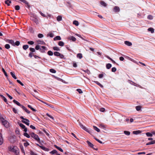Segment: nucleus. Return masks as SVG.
I'll use <instances>...</instances> for the list:
<instances>
[{
	"label": "nucleus",
	"mask_w": 155,
	"mask_h": 155,
	"mask_svg": "<svg viewBox=\"0 0 155 155\" xmlns=\"http://www.w3.org/2000/svg\"><path fill=\"white\" fill-rule=\"evenodd\" d=\"M0 121L2 122V124L7 128L9 127V123L6 120H5V119L3 117H0Z\"/></svg>",
	"instance_id": "1"
},
{
	"label": "nucleus",
	"mask_w": 155,
	"mask_h": 155,
	"mask_svg": "<svg viewBox=\"0 0 155 155\" xmlns=\"http://www.w3.org/2000/svg\"><path fill=\"white\" fill-rule=\"evenodd\" d=\"M8 148L10 149L9 150L11 151L15 154L16 155H19V150L16 147H14L13 148H11V147H8Z\"/></svg>",
	"instance_id": "2"
},
{
	"label": "nucleus",
	"mask_w": 155,
	"mask_h": 155,
	"mask_svg": "<svg viewBox=\"0 0 155 155\" xmlns=\"http://www.w3.org/2000/svg\"><path fill=\"white\" fill-rule=\"evenodd\" d=\"M31 137L37 141L39 143H40V139L38 135L35 134L33 132L31 133L30 134Z\"/></svg>",
	"instance_id": "3"
},
{
	"label": "nucleus",
	"mask_w": 155,
	"mask_h": 155,
	"mask_svg": "<svg viewBox=\"0 0 155 155\" xmlns=\"http://www.w3.org/2000/svg\"><path fill=\"white\" fill-rule=\"evenodd\" d=\"M20 118L23 120H21V122L22 123H24L28 126H29V123L30 121L28 119L24 118L23 116H21L20 117Z\"/></svg>",
	"instance_id": "4"
},
{
	"label": "nucleus",
	"mask_w": 155,
	"mask_h": 155,
	"mask_svg": "<svg viewBox=\"0 0 155 155\" xmlns=\"http://www.w3.org/2000/svg\"><path fill=\"white\" fill-rule=\"evenodd\" d=\"M8 139L10 142L12 143L15 142L16 140V137L15 136H10Z\"/></svg>",
	"instance_id": "5"
},
{
	"label": "nucleus",
	"mask_w": 155,
	"mask_h": 155,
	"mask_svg": "<svg viewBox=\"0 0 155 155\" xmlns=\"http://www.w3.org/2000/svg\"><path fill=\"white\" fill-rule=\"evenodd\" d=\"M79 125L84 130L88 132V133H90L91 130L89 129H87L86 127L84 126L83 125H82L81 123H80Z\"/></svg>",
	"instance_id": "6"
},
{
	"label": "nucleus",
	"mask_w": 155,
	"mask_h": 155,
	"mask_svg": "<svg viewBox=\"0 0 155 155\" xmlns=\"http://www.w3.org/2000/svg\"><path fill=\"white\" fill-rule=\"evenodd\" d=\"M20 126L23 129H24V131L26 132L27 131V129L25 126L22 124L20 123L19 124Z\"/></svg>",
	"instance_id": "7"
},
{
	"label": "nucleus",
	"mask_w": 155,
	"mask_h": 155,
	"mask_svg": "<svg viewBox=\"0 0 155 155\" xmlns=\"http://www.w3.org/2000/svg\"><path fill=\"white\" fill-rule=\"evenodd\" d=\"M6 41L7 42L10 43L13 46H15V42L13 40L7 39Z\"/></svg>",
	"instance_id": "8"
},
{
	"label": "nucleus",
	"mask_w": 155,
	"mask_h": 155,
	"mask_svg": "<svg viewBox=\"0 0 155 155\" xmlns=\"http://www.w3.org/2000/svg\"><path fill=\"white\" fill-rule=\"evenodd\" d=\"M31 19L35 22L37 24H38V18L35 17H31Z\"/></svg>",
	"instance_id": "9"
},
{
	"label": "nucleus",
	"mask_w": 155,
	"mask_h": 155,
	"mask_svg": "<svg viewBox=\"0 0 155 155\" xmlns=\"http://www.w3.org/2000/svg\"><path fill=\"white\" fill-rule=\"evenodd\" d=\"M87 143L88 146L89 147H91L92 148L94 149L95 150H97V149H96L94 148V145L93 144H92L91 143L90 141H87Z\"/></svg>",
	"instance_id": "10"
},
{
	"label": "nucleus",
	"mask_w": 155,
	"mask_h": 155,
	"mask_svg": "<svg viewBox=\"0 0 155 155\" xmlns=\"http://www.w3.org/2000/svg\"><path fill=\"white\" fill-rule=\"evenodd\" d=\"M46 50H47L46 48L44 46H42L40 51L42 53H45Z\"/></svg>",
	"instance_id": "11"
},
{
	"label": "nucleus",
	"mask_w": 155,
	"mask_h": 155,
	"mask_svg": "<svg viewBox=\"0 0 155 155\" xmlns=\"http://www.w3.org/2000/svg\"><path fill=\"white\" fill-rule=\"evenodd\" d=\"M120 10L118 6H115L113 9V11L114 12H118Z\"/></svg>",
	"instance_id": "12"
},
{
	"label": "nucleus",
	"mask_w": 155,
	"mask_h": 155,
	"mask_svg": "<svg viewBox=\"0 0 155 155\" xmlns=\"http://www.w3.org/2000/svg\"><path fill=\"white\" fill-rule=\"evenodd\" d=\"M76 38L73 36H70L68 37V40L72 41H75L76 40Z\"/></svg>",
	"instance_id": "13"
},
{
	"label": "nucleus",
	"mask_w": 155,
	"mask_h": 155,
	"mask_svg": "<svg viewBox=\"0 0 155 155\" xmlns=\"http://www.w3.org/2000/svg\"><path fill=\"white\" fill-rule=\"evenodd\" d=\"M3 142V139L2 137V135L0 133V145H2Z\"/></svg>",
	"instance_id": "14"
},
{
	"label": "nucleus",
	"mask_w": 155,
	"mask_h": 155,
	"mask_svg": "<svg viewBox=\"0 0 155 155\" xmlns=\"http://www.w3.org/2000/svg\"><path fill=\"white\" fill-rule=\"evenodd\" d=\"M142 132L140 130H135L133 132V133L134 134H135V135H137L139 134H140Z\"/></svg>",
	"instance_id": "15"
},
{
	"label": "nucleus",
	"mask_w": 155,
	"mask_h": 155,
	"mask_svg": "<svg viewBox=\"0 0 155 155\" xmlns=\"http://www.w3.org/2000/svg\"><path fill=\"white\" fill-rule=\"evenodd\" d=\"M40 147L43 150L45 151H48L49 150V149L48 148L45 147L43 146H40Z\"/></svg>",
	"instance_id": "16"
},
{
	"label": "nucleus",
	"mask_w": 155,
	"mask_h": 155,
	"mask_svg": "<svg viewBox=\"0 0 155 155\" xmlns=\"http://www.w3.org/2000/svg\"><path fill=\"white\" fill-rule=\"evenodd\" d=\"M10 74H11V75H12V77L14 79H16L17 78V77H16V76L15 75V73L14 72H10Z\"/></svg>",
	"instance_id": "17"
},
{
	"label": "nucleus",
	"mask_w": 155,
	"mask_h": 155,
	"mask_svg": "<svg viewBox=\"0 0 155 155\" xmlns=\"http://www.w3.org/2000/svg\"><path fill=\"white\" fill-rule=\"evenodd\" d=\"M13 101L14 103H15V104H16L18 106L20 107L21 106V104L19 102L16 101L15 100H13Z\"/></svg>",
	"instance_id": "18"
},
{
	"label": "nucleus",
	"mask_w": 155,
	"mask_h": 155,
	"mask_svg": "<svg viewBox=\"0 0 155 155\" xmlns=\"http://www.w3.org/2000/svg\"><path fill=\"white\" fill-rule=\"evenodd\" d=\"M37 41L39 44L44 45L45 44V42L43 41H42L40 40H38Z\"/></svg>",
	"instance_id": "19"
},
{
	"label": "nucleus",
	"mask_w": 155,
	"mask_h": 155,
	"mask_svg": "<svg viewBox=\"0 0 155 155\" xmlns=\"http://www.w3.org/2000/svg\"><path fill=\"white\" fill-rule=\"evenodd\" d=\"M125 44L128 45V46H130L131 45H132V44L131 42L129 41H125Z\"/></svg>",
	"instance_id": "20"
},
{
	"label": "nucleus",
	"mask_w": 155,
	"mask_h": 155,
	"mask_svg": "<svg viewBox=\"0 0 155 155\" xmlns=\"http://www.w3.org/2000/svg\"><path fill=\"white\" fill-rule=\"evenodd\" d=\"M61 40V37L59 36H56L54 38V41H56L57 40Z\"/></svg>",
	"instance_id": "21"
},
{
	"label": "nucleus",
	"mask_w": 155,
	"mask_h": 155,
	"mask_svg": "<svg viewBox=\"0 0 155 155\" xmlns=\"http://www.w3.org/2000/svg\"><path fill=\"white\" fill-rule=\"evenodd\" d=\"M95 83H96L99 86H100L101 87L103 88V86L100 83H99L98 81H93Z\"/></svg>",
	"instance_id": "22"
},
{
	"label": "nucleus",
	"mask_w": 155,
	"mask_h": 155,
	"mask_svg": "<svg viewBox=\"0 0 155 155\" xmlns=\"http://www.w3.org/2000/svg\"><path fill=\"white\" fill-rule=\"evenodd\" d=\"M112 67V65L108 63L106 64V67L107 69H110Z\"/></svg>",
	"instance_id": "23"
},
{
	"label": "nucleus",
	"mask_w": 155,
	"mask_h": 155,
	"mask_svg": "<svg viewBox=\"0 0 155 155\" xmlns=\"http://www.w3.org/2000/svg\"><path fill=\"white\" fill-rule=\"evenodd\" d=\"M154 143H155V140H152V141H150L148 143H147L146 144V145H149L153 144Z\"/></svg>",
	"instance_id": "24"
},
{
	"label": "nucleus",
	"mask_w": 155,
	"mask_h": 155,
	"mask_svg": "<svg viewBox=\"0 0 155 155\" xmlns=\"http://www.w3.org/2000/svg\"><path fill=\"white\" fill-rule=\"evenodd\" d=\"M54 147L56 148L57 149H58V150H59V151H60L61 152H63V150L61 148H60V147L57 146V145H54Z\"/></svg>",
	"instance_id": "25"
},
{
	"label": "nucleus",
	"mask_w": 155,
	"mask_h": 155,
	"mask_svg": "<svg viewBox=\"0 0 155 155\" xmlns=\"http://www.w3.org/2000/svg\"><path fill=\"white\" fill-rule=\"evenodd\" d=\"M73 24L76 26H78L79 25V22L78 21L74 20L73 21Z\"/></svg>",
	"instance_id": "26"
},
{
	"label": "nucleus",
	"mask_w": 155,
	"mask_h": 155,
	"mask_svg": "<svg viewBox=\"0 0 155 155\" xmlns=\"http://www.w3.org/2000/svg\"><path fill=\"white\" fill-rule=\"evenodd\" d=\"M100 4L101 5L104 7H106L107 6V4L103 1H101L100 2Z\"/></svg>",
	"instance_id": "27"
},
{
	"label": "nucleus",
	"mask_w": 155,
	"mask_h": 155,
	"mask_svg": "<svg viewBox=\"0 0 155 155\" xmlns=\"http://www.w3.org/2000/svg\"><path fill=\"white\" fill-rule=\"evenodd\" d=\"M105 57L107 58L108 59H109L110 60H111V61H112L113 62V63H114V64L116 63V62L114 60H113L112 58H111L109 56H108L106 55V56H105Z\"/></svg>",
	"instance_id": "28"
},
{
	"label": "nucleus",
	"mask_w": 155,
	"mask_h": 155,
	"mask_svg": "<svg viewBox=\"0 0 155 155\" xmlns=\"http://www.w3.org/2000/svg\"><path fill=\"white\" fill-rule=\"evenodd\" d=\"M2 71H3V73H4V74L5 75V76L7 78V79H8V75H7V73L5 71V70L3 68H2Z\"/></svg>",
	"instance_id": "29"
},
{
	"label": "nucleus",
	"mask_w": 155,
	"mask_h": 155,
	"mask_svg": "<svg viewBox=\"0 0 155 155\" xmlns=\"http://www.w3.org/2000/svg\"><path fill=\"white\" fill-rule=\"evenodd\" d=\"M94 129L96 130L97 132H99L100 131V129L98 128L97 127L95 126H93V127Z\"/></svg>",
	"instance_id": "30"
},
{
	"label": "nucleus",
	"mask_w": 155,
	"mask_h": 155,
	"mask_svg": "<svg viewBox=\"0 0 155 155\" xmlns=\"http://www.w3.org/2000/svg\"><path fill=\"white\" fill-rule=\"evenodd\" d=\"M26 137L28 138H29L30 137V136L26 132L24 133L23 134Z\"/></svg>",
	"instance_id": "31"
},
{
	"label": "nucleus",
	"mask_w": 155,
	"mask_h": 155,
	"mask_svg": "<svg viewBox=\"0 0 155 155\" xmlns=\"http://www.w3.org/2000/svg\"><path fill=\"white\" fill-rule=\"evenodd\" d=\"M58 45L61 46H63L64 45V43L62 41H59L58 43Z\"/></svg>",
	"instance_id": "32"
},
{
	"label": "nucleus",
	"mask_w": 155,
	"mask_h": 155,
	"mask_svg": "<svg viewBox=\"0 0 155 155\" xmlns=\"http://www.w3.org/2000/svg\"><path fill=\"white\" fill-rule=\"evenodd\" d=\"M77 56L78 58L81 59L82 58V54L81 53H78L77 54Z\"/></svg>",
	"instance_id": "33"
},
{
	"label": "nucleus",
	"mask_w": 155,
	"mask_h": 155,
	"mask_svg": "<svg viewBox=\"0 0 155 155\" xmlns=\"http://www.w3.org/2000/svg\"><path fill=\"white\" fill-rule=\"evenodd\" d=\"M29 47V46L28 45H25L23 46V48L24 50H26Z\"/></svg>",
	"instance_id": "34"
},
{
	"label": "nucleus",
	"mask_w": 155,
	"mask_h": 155,
	"mask_svg": "<svg viewBox=\"0 0 155 155\" xmlns=\"http://www.w3.org/2000/svg\"><path fill=\"white\" fill-rule=\"evenodd\" d=\"M141 108H142V107L140 106H136V110L138 111L140 110L141 109Z\"/></svg>",
	"instance_id": "35"
},
{
	"label": "nucleus",
	"mask_w": 155,
	"mask_h": 155,
	"mask_svg": "<svg viewBox=\"0 0 155 155\" xmlns=\"http://www.w3.org/2000/svg\"><path fill=\"white\" fill-rule=\"evenodd\" d=\"M57 20L58 21H60L62 20V17L61 16H58L57 18Z\"/></svg>",
	"instance_id": "36"
},
{
	"label": "nucleus",
	"mask_w": 155,
	"mask_h": 155,
	"mask_svg": "<svg viewBox=\"0 0 155 155\" xmlns=\"http://www.w3.org/2000/svg\"><path fill=\"white\" fill-rule=\"evenodd\" d=\"M47 36H50L51 38H52L54 36V35L53 33H50L49 34H48L47 35Z\"/></svg>",
	"instance_id": "37"
},
{
	"label": "nucleus",
	"mask_w": 155,
	"mask_h": 155,
	"mask_svg": "<svg viewBox=\"0 0 155 155\" xmlns=\"http://www.w3.org/2000/svg\"><path fill=\"white\" fill-rule=\"evenodd\" d=\"M20 148H21V149L22 152L24 153V155H25V151L24 149V147L22 145H20Z\"/></svg>",
	"instance_id": "38"
},
{
	"label": "nucleus",
	"mask_w": 155,
	"mask_h": 155,
	"mask_svg": "<svg viewBox=\"0 0 155 155\" xmlns=\"http://www.w3.org/2000/svg\"><path fill=\"white\" fill-rule=\"evenodd\" d=\"M124 133L125 135L128 136L130 134V132L127 131H124Z\"/></svg>",
	"instance_id": "39"
},
{
	"label": "nucleus",
	"mask_w": 155,
	"mask_h": 155,
	"mask_svg": "<svg viewBox=\"0 0 155 155\" xmlns=\"http://www.w3.org/2000/svg\"><path fill=\"white\" fill-rule=\"evenodd\" d=\"M58 152L57 151L55 150H53L52 151H51L50 153L51 154H57Z\"/></svg>",
	"instance_id": "40"
},
{
	"label": "nucleus",
	"mask_w": 155,
	"mask_h": 155,
	"mask_svg": "<svg viewBox=\"0 0 155 155\" xmlns=\"http://www.w3.org/2000/svg\"><path fill=\"white\" fill-rule=\"evenodd\" d=\"M153 134L150 133L149 132H147L146 133V135L147 137H152L153 136Z\"/></svg>",
	"instance_id": "41"
},
{
	"label": "nucleus",
	"mask_w": 155,
	"mask_h": 155,
	"mask_svg": "<svg viewBox=\"0 0 155 155\" xmlns=\"http://www.w3.org/2000/svg\"><path fill=\"white\" fill-rule=\"evenodd\" d=\"M53 49L55 51H59L60 50V48L57 47H54L53 48Z\"/></svg>",
	"instance_id": "42"
},
{
	"label": "nucleus",
	"mask_w": 155,
	"mask_h": 155,
	"mask_svg": "<svg viewBox=\"0 0 155 155\" xmlns=\"http://www.w3.org/2000/svg\"><path fill=\"white\" fill-rule=\"evenodd\" d=\"M148 30L149 31H150L151 32V33H153L154 32V30L153 28H150L148 29Z\"/></svg>",
	"instance_id": "43"
},
{
	"label": "nucleus",
	"mask_w": 155,
	"mask_h": 155,
	"mask_svg": "<svg viewBox=\"0 0 155 155\" xmlns=\"http://www.w3.org/2000/svg\"><path fill=\"white\" fill-rule=\"evenodd\" d=\"M20 44V42L19 41H16L15 43V46L16 45L17 46H19Z\"/></svg>",
	"instance_id": "44"
},
{
	"label": "nucleus",
	"mask_w": 155,
	"mask_h": 155,
	"mask_svg": "<svg viewBox=\"0 0 155 155\" xmlns=\"http://www.w3.org/2000/svg\"><path fill=\"white\" fill-rule=\"evenodd\" d=\"M54 54L55 56H59L60 55V53L57 51H55L54 52Z\"/></svg>",
	"instance_id": "45"
},
{
	"label": "nucleus",
	"mask_w": 155,
	"mask_h": 155,
	"mask_svg": "<svg viewBox=\"0 0 155 155\" xmlns=\"http://www.w3.org/2000/svg\"><path fill=\"white\" fill-rule=\"evenodd\" d=\"M47 54L48 55L50 56H52L53 55V52L51 51H48V52Z\"/></svg>",
	"instance_id": "46"
},
{
	"label": "nucleus",
	"mask_w": 155,
	"mask_h": 155,
	"mask_svg": "<svg viewBox=\"0 0 155 155\" xmlns=\"http://www.w3.org/2000/svg\"><path fill=\"white\" fill-rule=\"evenodd\" d=\"M5 48L8 49L10 48V46L9 44H6L5 45Z\"/></svg>",
	"instance_id": "47"
},
{
	"label": "nucleus",
	"mask_w": 155,
	"mask_h": 155,
	"mask_svg": "<svg viewBox=\"0 0 155 155\" xmlns=\"http://www.w3.org/2000/svg\"><path fill=\"white\" fill-rule=\"evenodd\" d=\"M30 51H31V52L33 53V52H35V48H29Z\"/></svg>",
	"instance_id": "48"
},
{
	"label": "nucleus",
	"mask_w": 155,
	"mask_h": 155,
	"mask_svg": "<svg viewBox=\"0 0 155 155\" xmlns=\"http://www.w3.org/2000/svg\"><path fill=\"white\" fill-rule=\"evenodd\" d=\"M1 97H2L4 101L7 104V101L6 98L3 96L2 95H1Z\"/></svg>",
	"instance_id": "49"
},
{
	"label": "nucleus",
	"mask_w": 155,
	"mask_h": 155,
	"mask_svg": "<svg viewBox=\"0 0 155 155\" xmlns=\"http://www.w3.org/2000/svg\"><path fill=\"white\" fill-rule=\"evenodd\" d=\"M38 37L39 38H43L44 37V35L40 33L38 35Z\"/></svg>",
	"instance_id": "50"
},
{
	"label": "nucleus",
	"mask_w": 155,
	"mask_h": 155,
	"mask_svg": "<svg viewBox=\"0 0 155 155\" xmlns=\"http://www.w3.org/2000/svg\"><path fill=\"white\" fill-rule=\"evenodd\" d=\"M15 9L16 10H18L20 9V6L18 5H16L15 7Z\"/></svg>",
	"instance_id": "51"
},
{
	"label": "nucleus",
	"mask_w": 155,
	"mask_h": 155,
	"mask_svg": "<svg viewBox=\"0 0 155 155\" xmlns=\"http://www.w3.org/2000/svg\"><path fill=\"white\" fill-rule=\"evenodd\" d=\"M28 43L30 45H33L34 44V42L33 41H29L28 42Z\"/></svg>",
	"instance_id": "52"
},
{
	"label": "nucleus",
	"mask_w": 155,
	"mask_h": 155,
	"mask_svg": "<svg viewBox=\"0 0 155 155\" xmlns=\"http://www.w3.org/2000/svg\"><path fill=\"white\" fill-rule=\"evenodd\" d=\"M50 72L54 73H55L56 72V71L53 69H50Z\"/></svg>",
	"instance_id": "53"
},
{
	"label": "nucleus",
	"mask_w": 155,
	"mask_h": 155,
	"mask_svg": "<svg viewBox=\"0 0 155 155\" xmlns=\"http://www.w3.org/2000/svg\"><path fill=\"white\" fill-rule=\"evenodd\" d=\"M147 18L148 19L152 20L153 19V16L151 15H149L147 16Z\"/></svg>",
	"instance_id": "54"
},
{
	"label": "nucleus",
	"mask_w": 155,
	"mask_h": 155,
	"mask_svg": "<svg viewBox=\"0 0 155 155\" xmlns=\"http://www.w3.org/2000/svg\"><path fill=\"white\" fill-rule=\"evenodd\" d=\"M24 145L25 147H27L29 145V144L28 142H27L25 143L24 144Z\"/></svg>",
	"instance_id": "55"
},
{
	"label": "nucleus",
	"mask_w": 155,
	"mask_h": 155,
	"mask_svg": "<svg viewBox=\"0 0 155 155\" xmlns=\"http://www.w3.org/2000/svg\"><path fill=\"white\" fill-rule=\"evenodd\" d=\"M17 81L18 83L20 84L21 86H24V84L20 80H17Z\"/></svg>",
	"instance_id": "56"
},
{
	"label": "nucleus",
	"mask_w": 155,
	"mask_h": 155,
	"mask_svg": "<svg viewBox=\"0 0 155 155\" xmlns=\"http://www.w3.org/2000/svg\"><path fill=\"white\" fill-rule=\"evenodd\" d=\"M94 138L96 141H97L99 143H102V142L101 141V140H99L97 138H96L95 137H94Z\"/></svg>",
	"instance_id": "57"
},
{
	"label": "nucleus",
	"mask_w": 155,
	"mask_h": 155,
	"mask_svg": "<svg viewBox=\"0 0 155 155\" xmlns=\"http://www.w3.org/2000/svg\"><path fill=\"white\" fill-rule=\"evenodd\" d=\"M35 49L36 50H38L39 49L40 50V46L38 45H37L35 47Z\"/></svg>",
	"instance_id": "58"
},
{
	"label": "nucleus",
	"mask_w": 155,
	"mask_h": 155,
	"mask_svg": "<svg viewBox=\"0 0 155 155\" xmlns=\"http://www.w3.org/2000/svg\"><path fill=\"white\" fill-rule=\"evenodd\" d=\"M117 70V69L115 67H113L111 69V71L113 72H115Z\"/></svg>",
	"instance_id": "59"
},
{
	"label": "nucleus",
	"mask_w": 155,
	"mask_h": 155,
	"mask_svg": "<svg viewBox=\"0 0 155 155\" xmlns=\"http://www.w3.org/2000/svg\"><path fill=\"white\" fill-rule=\"evenodd\" d=\"M77 91L80 94H81L83 93L82 91L80 89H77Z\"/></svg>",
	"instance_id": "60"
},
{
	"label": "nucleus",
	"mask_w": 155,
	"mask_h": 155,
	"mask_svg": "<svg viewBox=\"0 0 155 155\" xmlns=\"http://www.w3.org/2000/svg\"><path fill=\"white\" fill-rule=\"evenodd\" d=\"M103 76H104L103 74H100L98 75V77H99V78H102L103 77Z\"/></svg>",
	"instance_id": "61"
},
{
	"label": "nucleus",
	"mask_w": 155,
	"mask_h": 155,
	"mask_svg": "<svg viewBox=\"0 0 155 155\" xmlns=\"http://www.w3.org/2000/svg\"><path fill=\"white\" fill-rule=\"evenodd\" d=\"M33 56V53L31 52H30L28 55V56L30 58H31Z\"/></svg>",
	"instance_id": "62"
},
{
	"label": "nucleus",
	"mask_w": 155,
	"mask_h": 155,
	"mask_svg": "<svg viewBox=\"0 0 155 155\" xmlns=\"http://www.w3.org/2000/svg\"><path fill=\"white\" fill-rule=\"evenodd\" d=\"M12 110L14 112V113L15 114H16L17 113V110L15 109V108L13 107L12 108Z\"/></svg>",
	"instance_id": "63"
},
{
	"label": "nucleus",
	"mask_w": 155,
	"mask_h": 155,
	"mask_svg": "<svg viewBox=\"0 0 155 155\" xmlns=\"http://www.w3.org/2000/svg\"><path fill=\"white\" fill-rule=\"evenodd\" d=\"M39 12L40 14L43 17H45L46 16L44 14H43V13H42L41 12Z\"/></svg>",
	"instance_id": "64"
}]
</instances>
